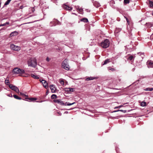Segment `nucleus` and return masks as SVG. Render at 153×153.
<instances>
[{
  "instance_id": "nucleus-1",
  "label": "nucleus",
  "mask_w": 153,
  "mask_h": 153,
  "mask_svg": "<svg viewBox=\"0 0 153 153\" xmlns=\"http://www.w3.org/2000/svg\"><path fill=\"white\" fill-rule=\"evenodd\" d=\"M27 64L28 66L35 68L37 64L36 59L35 58H30L28 61Z\"/></svg>"
},
{
  "instance_id": "nucleus-2",
  "label": "nucleus",
  "mask_w": 153,
  "mask_h": 153,
  "mask_svg": "<svg viewBox=\"0 0 153 153\" xmlns=\"http://www.w3.org/2000/svg\"><path fill=\"white\" fill-rule=\"evenodd\" d=\"M109 44L110 42L109 40L108 39H106L101 42L100 45L102 48H106L109 47Z\"/></svg>"
},
{
  "instance_id": "nucleus-3",
  "label": "nucleus",
  "mask_w": 153,
  "mask_h": 153,
  "mask_svg": "<svg viewBox=\"0 0 153 153\" xmlns=\"http://www.w3.org/2000/svg\"><path fill=\"white\" fill-rule=\"evenodd\" d=\"M62 67L65 69L69 70L70 67L68 62V60L66 59L64 60L62 62Z\"/></svg>"
},
{
  "instance_id": "nucleus-4",
  "label": "nucleus",
  "mask_w": 153,
  "mask_h": 153,
  "mask_svg": "<svg viewBox=\"0 0 153 153\" xmlns=\"http://www.w3.org/2000/svg\"><path fill=\"white\" fill-rule=\"evenodd\" d=\"M21 96L22 97V99H28L30 101H32L36 100V99L34 98H28V96H27L24 94L20 92V96Z\"/></svg>"
},
{
  "instance_id": "nucleus-5",
  "label": "nucleus",
  "mask_w": 153,
  "mask_h": 153,
  "mask_svg": "<svg viewBox=\"0 0 153 153\" xmlns=\"http://www.w3.org/2000/svg\"><path fill=\"white\" fill-rule=\"evenodd\" d=\"M60 22L58 21V20H54L53 21H51L50 22V26H55L56 25H59L60 24Z\"/></svg>"
},
{
  "instance_id": "nucleus-6",
  "label": "nucleus",
  "mask_w": 153,
  "mask_h": 153,
  "mask_svg": "<svg viewBox=\"0 0 153 153\" xmlns=\"http://www.w3.org/2000/svg\"><path fill=\"white\" fill-rule=\"evenodd\" d=\"M20 76L27 77L29 76V75L25 73V71L22 69H20Z\"/></svg>"
},
{
  "instance_id": "nucleus-7",
  "label": "nucleus",
  "mask_w": 153,
  "mask_h": 153,
  "mask_svg": "<svg viewBox=\"0 0 153 153\" xmlns=\"http://www.w3.org/2000/svg\"><path fill=\"white\" fill-rule=\"evenodd\" d=\"M9 87L10 89L14 90L17 93L18 91H19V90L18 88L14 85H9Z\"/></svg>"
},
{
  "instance_id": "nucleus-8",
  "label": "nucleus",
  "mask_w": 153,
  "mask_h": 153,
  "mask_svg": "<svg viewBox=\"0 0 153 153\" xmlns=\"http://www.w3.org/2000/svg\"><path fill=\"white\" fill-rule=\"evenodd\" d=\"M62 7L64 9L70 11L72 9V7L65 4H63Z\"/></svg>"
},
{
  "instance_id": "nucleus-9",
  "label": "nucleus",
  "mask_w": 153,
  "mask_h": 153,
  "mask_svg": "<svg viewBox=\"0 0 153 153\" xmlns=\"http://www.w3.org/2000/svg\"><path fill=\"white\" fill-rule=\"evenodd\" d=\"M112 83L114 85H117V84L121 81V79H119V77H117L113 79Z\"/></svg>"
},
{
  "instance_id": "nucleus-10",
  "label": "nucleus",
  "mask_w": 153,
  "mask_h": 153,
  "mask_svg": "<svg viewBox=\"0 0 153 153\" xmlns=\"http://www.w3.org/2000/svg\"><path fill=\"white\" fill-rule=\"evenodd\" d=\"M147 65L149 68H153V61L151 60L148 61Z\"/></svg>"
},
{
  "instance_id": "nucleus-11",
  "label": "nucleus",
  "mask_w": 153,
  "mask_h": 153,
  "mask_svg": "<svg viewBox=\"0 0 153 153\" xmlns=\"http://www.w3.org/2000/svg\"><path fill=\"white\" fill-rule=\"evenodd\" d=\"M10 47L11 49L13 50L17 51L19 49V47L17 46H16L15 45L12 44L10 45Z\"/></svg>"
},
{
  "instance_id": "nucleus-12",
  "label": "nucleus",
  "mask_w": 153,
  "mask_h": 153,
  "mask_svg": "<svg viewBox=\"0 0 153 153\" xmlns=\"http://www.w3.org/2000/svg\"><path fill=\"white\" fill-rule=\"evenodd\" d=\"M75 7L76 8L77 11L79 13H82L83 12V9L79 7V6H75Z\"/></svg>"
},
{
  "instance_id": "nucleus-13",
  "label": "nucleus",
  "mask_w": 153,
  "mask_h": 153,
  "mask_svg": "<svg viewBox=\"0 0 153 153\" xmlns=\"http://www.w3.org/2000/svg\"><path fill=\"white\" fill-rule=\"evenodd\" d=\"M50 88L51 90L52 93H55L56 90V88L53 85H50Z\"/></svg>"
},
{
  "instance_id": "nucleus-14",
  "label": "nucleus",
  "mask_w": 153,
  "mask_h": 153,
  "mask_svg": "<svg viewBox=\"0 0 153 153\" xmlns=\"http://www.w3.org/2000/svg\"><path fill=\"white\" fill-rule=\"evenodd\" d=\"M54 102L63 105L64 104L63 102L60 100L59 99H56L53 100Z\"/></svg>"
},
{
  "instance_id": "nucleus-15",
  "label": "nucleus",
  "mask_w": 153,
  "mask_h": 153,
  "mask_svg": "<svg viewBox=\"0 0 153 153\" xmlns=\"http://www.w3.org/2000/svg\"><path fill=\"white\" fill-rule=\"evenodd\" d=\"M42 81H43L42 83L44 87H45V88L47 89L48 88V82L44 80H42Z\"/></svg>"
},
{
  "instance_id": "nucleus-16",
  "label": "nucleus",
  "mask_w": 153,
  "mask_h": 153,
  "mask_svg": "<svg viewBox=\"0 0 153 153\" xmlns=\"http://www.w3.org/2000/svg\"><path fill=\"white\" fill-rule=\"evenodd\" d=\"M13 71L14 74H19V68H16L13 69Z\"/></svg>"
},
{
  "instance_id": "nucleus-17",
  "label": "nucleus",
  "mask_w": 153,
  "mask_h": 153,
  "mask_svg": "<svg viewBox=\"0 0 153 153\" xmlns=\"http://www.w3.org/2000/svg\"><path fill=\"white\" fill-rule=\"evenodd\" d=\"M18 34V33L16 31H14L11 33L10 35V36H12L17 35Z\"/></svg>"
},
{
  "instance_id": "nucleus-18",
  "label": "nucleus",
  "mask_w": 153,
  "mask_h": 153,
  "mask_svg": "<svg viewBox=\"0 0 153 153\" xmlns=\"http://www.w3.org/2000/svg\"><path fill=\"white\" fill-rule=\"evenodd\" d=\"M94 5L95 7H96L97 8L100 7V3L97 2H95L94 3Z\"/></svg>"
},
{
  "instance_id": "nucleus-19",
  "label": "nucleus",
  "mask_w": 153,
  "mask_h": 153,
  "mask_svg": "<svg viewBox=\"0 0 153 153\" xmlns=\"http://www.w3.org/2000/svg\"><path fill=\"white\" fill-rule=\"evenodd\" d=\"M66 91H68L73 92L74 89L72 88H66Z\"/></svg>"
},
{
  "instance_id": "nucleus-20",
  "label": "nucleus",
  "mask_w": 153,
  "mask_h": 153,
  "mask_svg": "<svg viewBox=\"0 0 153 153\" xmlns=\"http://www.w3.org/2000/svg\"><path fill=\"white\" fill-rule=\"evenodd\" d=\"M94 79H95V78L94 77H88L85 79V80L86 81H89V80H93Z\"/></svg>"
},
{
  "instance_id": "nucleus-21",
  "label": "nucleus",
  "mask_w": 153,
  "mask_h": 153,
  "mask_svg": "<svg viewBox=\"0 0 153 153\" xmlns=\"http://www.w3.org/2000/svg\"><path fill=\"white\" fill-rule=\"evenodd\" d=\"M31 76L32 77L35 79H38L39 78V77L36 75H34L33 74H31Z\"/></svg>"
},
{
  "instance_id": "nucleus-22",
  "label": "nucleus",
  "mask_w": 153,
  "mask_h": 153,
  "mask_svg": "<svg viewBox=\"0 0 153 153\" xmlns=\"http://www.w3.org/2000/svg\"><path fill=\"white\" fill-rule=\"evenodd\" d=\"M140 105L142 106H145L146 105V102L143 101L141 103Z\"/></svg>"
},
{
  "instance_id": "nucleus-23",
  "label": "nucleus",
  "mask_w": 153,
  "mask_h": 153,
  "mask_svg": "<svg viewBox=\"0 0 153 153\" xmlns=\"http://www.w3.org/2000/svg\"><path fill=\"white\" fill-rule=\"evenodd\" d=\"M110 61H109V59H107L105 60L104 63L102 64V65H104L107 64V63L109 62Z\"/></svg>"
},
{
  "instance_id": "nucleus-24",
  "label": "nucleus",
  "mask_w": 153,
  "mask_h": 153,
  "mask_svg": "<svg viewBox=\"0 0 153 153\" xmlns=\"http://www.w3.org/2000/svg\"><path fill=\"white\" fill-rule=\"evenodd\" d=\"M57 97V96L54 94H52L51 96V98L52 99H56Z\"/></svg>"
},
{
  "instance_id": "nucleus-25",
  "label": "nucleus",
  "mask_w": 153,
  "mask_h": 153,
  "mask_svg": "<svg viewBox=\"0 0 153 153\" xmlns=\"http://www.w3.org/2000/svg\"><path fill=\"white\" fill-rule=\"evenodd\" d=\"M146 91H152L153 90V88H147L145 89Z\"/></svg>"
},
{
  "instance_id": "nucleus-26",
  "label": "nucleus",
  "mask_w": 153,
  "mask_h": 153,
  "mask_svg": "<svg viewBox=\"0 0 153 153\" xmlns=\"http://www.w3.org/2000/svg\"><path fill=\"white\" fill-rule=\"evenodd\" d=\"M11 0H7V1L5 2L4 5H7L9 4Z\"/></svg>"
},
{
  "instance_id": "nucleus-27",
  "label": "nucleus",
  "mask_w": 153,
  "mask_h": 153,
  "mask_svg": "<svg viewBox=\"0 0 153 153\" xmlns=\"http://www.w3.org/2000/svg\"><path fill=\"white\" fill-rule=\"evenodd\" d=\"M134 58V57L133 56H131L128 57V59L130 60H131L133 59Z\"/></svg>"
},
{
  "instance_id": "nucleus-28",
  "label": "nucleus",
  "mask_w": 153,
  "mask_h": 153,
  "mask_svg": "<svg viewBox=\"0 0 153 153\" xmlns=\"http://www.w3.org/2000/svg\"><path fill=\"white\" fill-rule=\"evenodd\" d=\"M5 83L7 85H9V80H6L5 81Z\"/></svg>"
},
{
  "instance_id": "nucleus-29",
  "label": "nucleus",
  "mask_w": 153,
  "mask_h": 153,
  "mask_svg": "<svg viewBox=\"0 0 153 153\" xmlns=\"http://www.w3.org/2000/svg\"><path fill=\"white\" fill-rule=\"evenodd\" d=\"M13 97L19 100V97H18V96L16 95H13Z\"/></svg>"
},
{
  "instance_id": "nucleus-30",
  "label": "nucleus",
  "mask_w": 153,
  "mask_h": 153,
  "mask_svg": "<svg viewBox=\"0 0 153 153\" xmlns=\"http://www.w3.org/2000/svg\"><path fill=\"white\" fill-rule=\"evenodd\" d=\"M149 4L151 7H153V2L152 1H149Z\"/></svg>"
},
{
  "instance_id": "nucleus-31",
  "label": "nucleus",
  "mask_w": 153,
  "mask_h": 153,
  "mask_svg": "<svg viewBox=\"0 0 153 153\" xmlns=\"http://www.w3.org/2000/svg\"><path fill=\"white\" fill-rule=\"evenodd\" d=\"M81 22H88V20H80Z\"/></svg>"
},
{
  "instance_id": "nucleus-32",
  "label": "nucleus",
  "mask_w": 153,
  "mask_h": 153,
  "mask_svg": "<svg viewBox=\"0 0 153 153\" xmlns=\"http://www.w3.org/2000/svg\"><path fill=\"white\" fill-rule=\"evenodd\" d=\"M59 82L62 85H64V81L62 80H60L59 81Z\"/></svg>"
},
{
  "instance_id": "nucleus-33",
  "label": "nucleus",
  "mask_w": 153,
  "mask_h": 153,
  "mask_svg": "<svg viewBox=\"0 0 153 153\" xmlns=\"http://www.w3.org/2000/svg\"><path fill=\"white\" fill-rule=\"evenodd\" d=\"M129 2V0H124V2L126 4H128Z\"/></svg>"
},
{
  "instance_id": "nucleus-34",
  "label": "nucleus",
  "mask_w": 153,
  "mask_h": 153,
  "mask_svg": "<svg viewBox=\"0 0 153 153\" xmlns=\"http://www.w3.org/2000/svg\"><path fill=\"white\" fill-rule=\"evenodd\" d=\"M126 21L128 24L129 25L130 24V23L131 22V20H126Z\"/></svg>"
},
{
  "instance_id": "nucleus-35",
  "label": "nucleus",
  "mask_w": 153,
  "mask_h": 153,
  "mask_svg": "<svg viewBox=\"0 0 153 153\" xmlns=\"http://www.w3.org/2000/svg\"><path fill=\"white\" fill-rule=\"evenodd\" d=\"M117 111H120L122 112L123 113H126V110H120Z\"/></svg>"
},
{
  "instance_id": "nucleus-36",
  "label": "nucleus",
  "mask_w": 153,
  "mask_h": 153,
  "mask_svg": "<svg viewBox=\"0 0 153 153\" xmlns=\"http://www.w3.org/2000/svg\"><path fill=\"white\" fill-rule=\"evenodd\" d=\"M109 70H111L112 71H115V69L114 68H110Z\"/></svg>"
},
{
  "instance_id": "nucleus-37",
  "label": "nucleus",
  "mask_w": 153,
  "mask_h": 153,
  "mask_svg": "<svg viewBox=\"0 0 153 153\" xmlns=\"http://www.w3.org/2000/svg\"><path fill=\"white\" fill-rule=\"evenodd\" d=\"M75 102H74L73 103H69L68 102V106H70V105H73L74 104H75Z\"/></svg>"
},
{
  "instance_id": "nucleus-38",
  "label": "nucleus",
  "mask_w": 153,
  "mask_h": 153,
  "mask_svg": "<svg viewBox=\"0 0 153 153\" xmlns=\"http://www.w3.org/2000/svg\"><path fill=\"white\" fill-rule=\"evenodd\" d=\"M68 102H66L65 103H64V104H63V105H64L65 106L68 105Z\"/></svg>"
},
{
  "instance_id": "nucleus-39",
  "label": "nucleus",
  "mask_w": 153,
  "mask_h": 153,
  "mask_svg": "<svg viewBox=\"0 0 153 153\" xmlns=\"http://www.w3.org/2000/svg\"><path fill=\"white\" fill-rule=\"evenodd\" d=\"M57 114L58 116H61V114L60 112H57Z\"/></svg>"
},
{
  "instance_id": "nucleus-40",
  "label": "nucleus",
  "mask_w": 153,
  "mask_h": 153,
  "mask_svg": "<svg viewBox=\"0 0 153 153\" xmlns=\"http://www.w3.org/2000/svg\"><path fill=\"white\" fill-rule=\"evenodd\" d=\"M50 60V59L48 57L46 58V60L47 62H49Z\"/></svg>"
},
{
  "instance_id": "nucleus-41",
  "label": "nucleus",
  "mask_w": 153,
  "mask_h": 153,
  "mask_svg": "<svg viewBox=\"0 0 153 153\" xmlns=\"http://www.w3.org/2000/svg\"><path fill=\"white\" fill-rule=\"evenodd\" d=\"M150 38L151 39H153V33L151 35Z\"/></svg>"
},
{
  "instance_id": "nucleus-42",
  "label": "nucleus",
  "mask_w": 153,
  "mask_h": 153,
  "mask_svg": "<svg viewBox=\"0 0 153 153\" xmlns=\"http://www.w3.org/2000/svg\"><path fill=\"white\" fill-rule=\"evenodd\" d=\"M8 96L10 97H12V94H9L7 95Z\"/></svg>"
},
{
  "instance_id": "nucleus-43",
  "label": "nucleus",
  "mask_w": 153,
  "mask_h": 153,
  "mask_svg": "<svg viewBox=\"0 0 153 153\" xmlns=\"http://www.w3.org/2000/svg\"><path fill=\"white\" fill-rule=\"evenodd\" d=\"M121 108L120 106H118L116 107L115 108Z\"/></svg>"
},
{
  "instance_id": "nucleus-44",
  "label": "nucleus",
  "mask_w": 153,
  "mask_h": 153,
  "mask_svg": "<svg viewBox=\"0 0 153 153\" xmlns=\"http://www.w3.org/2000/svg\"><path fill=\"white\" fill-rule=\"evenodd\" d=\"M48 93H49L48 90H47V92L46 93V95H47L48 94Z\"/></svg>"
},
{
  "instance_id": "nucleus-45",
  "label": "nucleus",
  "mask_w": 153,
  "mask_h": 153,
  "mask_svg": "<svg viewBox=\"0 0 153 153\" xmlns=\"http://www.w3.org/2000/svg\"><path fill=\"white\" fill-rule=\"evenodd\" d=\"M9 23L8 22H6V23H4V24L2 25H3V26H4V25H6V24H9Z\"/></svg>"
},
{
  "instance_id": "nucleus-46",
  "label": "nucleus",
  "mask_w": 153,
  "mask_h": 153,
  "mask_svg": "<svg viewBox=\"0 0 153 153\" xmlns=\"http://www.w3.org/2000/svg\"><path fill=\"white\" fill-rule=\"evenodd\" d=\"M42 79H39V81H40V82H41L42 83V82H43V81H42Z\"/></svg>"
},
{
  "instance_id": "nucleus-47",
  "label": "nucleus",
  "mask_w": 153,
  "mask_h": 153,
  "mask_svg": "<svg viewBox=\"0 0 153 153\" xmlns=\"http://www.w3.org/2000/svg\"><path fill=\"white\" fill-rule=\"evenodd\" d=\"M87 10V11L88 12H90V10H89V9H87L86 10Z\"/></svg>"
},
{
  "instance_id": "nucleus-48",
  "label": "nucleus",
  "mask_w": 153,
  "mask_h": 153,
  "mask_svg": "<svg viewBox=\"0 0 153 153\" xmlns=\"http://www.w3.org/2000/svg\"><path fill=\"white\" fill-rule=\"evenodd\" d=\"M82 19H87V18H83Z\"/></svg>"
},
{
  "instance_id": "nucleus-49",
  "label": "nucleus",
  "mask_w": 153,
  "mask_h": 153,
  "mask_svg": "<svg viewBox=\"0 0 153 153\" xmlns=\"http://www.w3.org/2000/svg\"><path fill=\"white\" fill-rule=\"evenodd\" d=\"M120 106H121V107H123V105H120Z\"/></svg>"
},
{
  "instance_id": "nucleus-50",
  "label": "nucleus",
  "mask_w": 153,
  "mask_h": 153,
  "mask_svg": "<svg viewBox=\"0 0 153 153\" xmlns=\"http://www.w3.org/2000/svg\"><path fill=\"white\" fill-rule=\"evenodd\" d=\"M22 6H21L20 7V9H22Z\"/></svg>"
},
{
  "instance_id": "nucleus-51",
  "label": "nucleus",
  "mask_w": 153,
  "mask_h": 153,
  "mask_svg": "<svg viewBox=\"0 0 153 153\" xmlns=\"http://www.w3.org/2000/svg\"><path fill=\"white\" fill-rule=\"evenodd\" d=\"M127 103H125V104H124V105H125L126 104H127Z\"/></svg>"
},
{
  "instance_id": "nucleus-52",
  "label": "nucleus",
  "mask_w": 153,
  "mask_h": 153,
  "mask_svg": "<svg viewBox=\"0 0 153 153\" xmlns=\"http://www.w3.org/2000/svg\"><path fill=\"white\" fill-rule=\"evenodd\" d=\"M21 98H20H20H19V99L20 100Z\"/></svg>"
},
{
  "instance_id": "nucleus-53",
  "label": "nucleus",
  "mask_w": 153,
  "mask_h": 153,
  "mask_svg": "<svg viewBox=\"0 0 153 153\" xmlns=\"http://www.w3.org/2000/svg\"><path fill=\"white\" fill-rule=\"evenodd\" d=\"M152 15L153 16V12L152 13Z\"/></svg>"
}]
</instances>
